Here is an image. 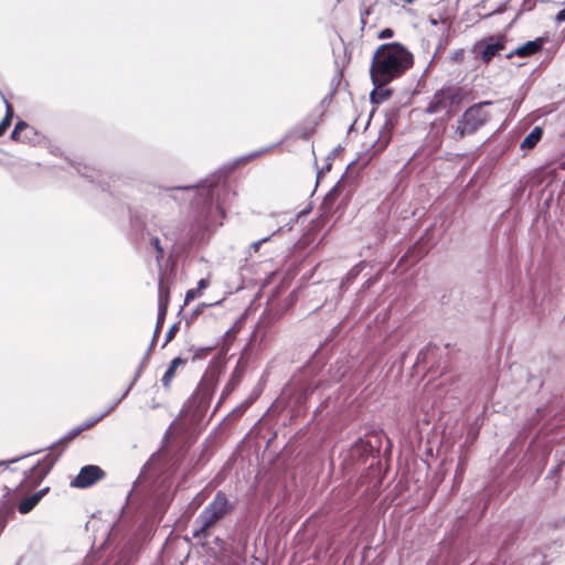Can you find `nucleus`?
<instances>
[{
	"mask_svg": "<svg viewBox=\"0 0 565 565\" xmlns=\"http://www.w3.org/2000/svg\"><path fill=\"white\" fill-rule=\"evenodd\" d=\"M488 105H491V102H480L465 110L458 119V125L455 131L456 140L473 135L489 120V114L483 110V107Z\"/></svg>",
	"mask_w": 565,
	"mask_h": 565,
	"instance_id": "obj_4",
	"label": "nucleus"
},
{
	"mask_svg": "<svg viewBox=\"0 0 565 565\" xmlns=\"http://www.w3.org/2000/svg\"><path fill=\"white\" fill-rule=\"evenodd\" d=\"M47 491H49V488H43L40 491H38L36 493H39L40 498H42Z\"/></svg>",
	"mask_w": 565,
	"mask_h": 565,
	"instance_id": "obj_39",
	"label": "nucleus"
},
{
	"mask_svg": "<svg viewBox=\"0 0 565 565\" xmlns=\"http://www.w3.org/2000/svg\"><path fill=\"white\" fill-rule=\"evenodd\" d=\"M30 455H31V454L24 455V456H22V458H25V457H28V456H30ZM20 459H21V457H20V458L12 459V460H9V461H6V462H1V465H8V463H11V462H15V461H18V460H20Z\"/></svg>",
	"mask_w": 565,
	"mask_h": 565,
	"instance_id": "obj_37",
	"label": "nucleus"
},
{
	"mask_svg": "<svg viewBox=\"0 0 565 565\" xmlns=\"http://www.w3.org/2000/svg\"><path fill=\"white\" fill-rule=\"evenodd\" d=\"M150 244L151 246L157 250L158 255H157V259L159 260L160 258L163 257V254H164V249L163 247L161 246V242H160V238L159 237H152L150 239Z\"/></svg>",
	"mask_w": 565,
	"mask_h": 565,
	"instance_id": "obj_22",
	"label": "nucleus"
},
{
	"mask_svg": "<svg viewBox=\"0 0 565 565\" xmlns=\"http://www.w3.org/2000/svg\"><path fill=\"white\" fill-rule=\"evenodd\" d=\"M206 286H207V281L205 279H200L198 282L196 289H199V291L201 292V290L206 288Z\"/></svg>",
	"mask_w": 565,
	"mask_h": 565,
	"instance_id": "obj_34",
	"label": "nucleus"
},
{
	"mask_svg": "<svg viewBox=\"0 0 565 565\" xmlns=\"http://www.w3.org/2000/svg\"><path fill=\"white\" fill-rule=\"evenodd\" d=\"M83 430L81 425L74 427L72 430H70L65 436L60 438L56 443L52 444L49 449L53 450L57 446H65L67 443L73 440L75 437H77ZM64 447L58 451L57 455L45 456L41 461H39L35 466L31 467L26 472L24 477V482L28 486H36L39 484L50 472V470L53 468L55 462L57 461L58 457L63 452Z\"/></svg>",
	"mask_w": 565,
	"mask_h": 565,
	"instance_id": "obj_3",
	"label": "nucleus"
},
{
	"mask_svg": "<svg viewBox=\"0 0 565 565\" xmlns=\"http://www.w3.org/2000/svg\"><path fill=\"white\" fill-rule=\"evenodd\" d=\"M215 543L221 545V544H223L224 542H223V540H221V539L216 537V539H215Z\"/></svg>",
	"mask_w": 565,
	"mask_h": 565,
	"instance_id": "obj_41",
	"label": "nucleus"
},
{
	"mask_svg": "<svg viewBox=\"0 0 565 565\" xmlns=\"http://www.w3.org/2000/svg\"><path fill=\"white\" fill-rule=\"evenodd\" d=\"M460 100L461 94L459 88L443 87L433 95L425 113L430 115L444 113L447 118H451Z\"/></svg>",
	"mask_w": 565,
	"mask_h": 565,
	"instance_id": "obj_5",
	"label": "nucleus"
},
{
	"mask_svg": "<svg viewBox=\"0 0 565 565\" xmlns=\"http://www.w3.org/2000/svg\"><path fill=\"white\" fill-rule=\"evenodd\" d=\"M146 359H142L137 371H136V374L134 376V379L131 380L130 384L127 386V388L124 391V393L121 394L120 397H118L116 401H114L108 408H106L103 413H100L99 415L97 416H94V417H90L88 419H86L83 424H81V427L83 428V430H86L90 427H93L94 425H96L98 422H100L104 417H106L108 414H110L120 403L124 398H126V396L129 394V392L131 391V388L134 387V385L136 384V382L138 381L139 376L141 375V372L146 365Z\"/></svg>",
	"mask_w": 565,
	"mask_h": 565,
	"instance_id": "obj_8",
	"label": "nucleus"
},
{
	"mask_svg": "<svg viewBox=\"0 0 565 565\" xmlns=\"http://www.w3.org/2000/svg\"><path fill=\"white\" fill-rule=\"evenodd\" d=\"M505 35H491L482 39L475 45L473 51L484 63H489L501 50L505 47Z\"/></svg>",
	"mask_w": 565,
	"mask_h": 565,
	"instance_id": "obj_7",
	"label": "nucleus"
},
{
	"mask_svg": "<svg viewBox=\"0 0 565 565\" xmlns=\"http://www.w3.org/2000/svg\"><path fill=\"white\" fill-rule=\"evenodd\" d=\"M147 469V465L143 466L142 470L140 471L138 478L134 481V484H132V489L129 491L128 495H127V500L130 499V497L134 494V492H137L138 491V484L140 482H142V479H143V476H145V471Z\"/></svg>",
	"mask_w": 565,
	"mask_h": 565,
	"instance_id": "obj_23",
	"label": "nucleus"
},
{
	"mask_svg": "<svg viewBox=\"0 0 565 565\" xmlns=\"http://www.w3.org/2000/svg\"><path fill=\"white\" fill-rule=\"evenodd\" d=\"M4 104H6V115L4 117L13 118V108L11 104L2 96Z\"/></svg>",
	"mask_w": 565,
	"mask_h": 565,
	"instance_id": "obj_30",
	"label": "nucleus"
},
{
	"mask_svg": "<svg viewBox=\"0 0 565 565\" xmlns=\"http://www.w3.org/2000/svg\"><path fill=\"white\" fill-rule=\"evenodd\" d=\"M281 228H282V227H278V228H277V230H276L271 235L266 236V237H263V238H260V239H258V241L254 242V243L250 245V249H252L253 252H255V253H256V252H258L259 247H260L264 243L269 242V241L271 239V237H273L276 233H278L279 231H281Z\"/></svg>",
	"mask_w": 565,
	"mask_h": 565,
	"instance_id": "obj_21",
	"label": "nucleus"
},
{
	"mask_svg": "<svg viewBox=\"0 0 565 565\" xmlns=\"http://www.w3.org/2000/svg\"><path fill=\"white\" fill-rule=\"evenodd\" d=\"M543 44H544V39L536 38L535 40L527 41V42L523 43L522 45H520L519 47H516L515 50L511 51L510 53H508L505 55V57L508 60H511L514 56H519V57L531 56V55L537 53L543 47Z\"/></svg>",
	"mask_w": 565,
	"mask_h": 565,
	"instance_id": "obj_11",
	"label": "nucleus"
},
{
	"mask_svg": "<svg viewBox=\"0 0 565 565\" xmlns=\"http://www.w3.org/2000/svg\"><path fill=\"white\" fill-rule=\"evenodd\" d=\"M168 301H169V294H168V291L163 290L162 280L160 279V281H159V307H158L157 326H156V330H154V334H153L151 344H150L148 351L146 352L143 359L146 356L149 358L150 352H151L152 347H153V343H154V340L157 338V334L159 333L160 328H161V326L164 322V319H166V316H167V310H168ZM147 361H148V359H146V362Z\"/></svg>",
	"mask_w": 565,
	"mask_h": 565,
	"instance_id": "obj_10",
	"label": "nucleus"
},
{
	"mask_svg": "<svg viewBox=\"0 0 565 565\" xmlns=\"http://www.w3.org/2000/svg\"><path fill=\"white\" fill-rule=\"evenodd\" d=\"M394 35V32L392 29L390 28H386V29H383L380 33H379V38L380 39H390Z\"/></svg>",
	"mask_w": 565,
	"mask_h": 565,
	"instance_id": "obj_29",
	"label": "nucleus"
},
{
	"mask_svg": "<svg viewBox=\"0 0 565 565\" xmlns=\"http://www.w3.org/2000/svg\"><path fill=\"white\" fill-rule=\"evenodd\" d=\"M233 510V503L223 491H217L213 500L201 511L194 521V539H206L209 531Z\"/></svg>",
	"mask_w": 565,
	"mask_h": 565,
	"instance_id": "obj_2",
	"label": "nucleus"
},
{
	"mask_svg": "<svg viewBox=\"0 0 565 565\" xmlns=\"http://www.w3.org/2000/svg\"><path fill=\"white\" fill-rule=\"evenodd\" d=\"M413 54L401 43L391 42L377 47L373 55L370 75L380 83H390L413 65Z\"/></svg>",
	"mask_w": 565,
	"mask_h": 565,
	"instance_id": "obj_1",
	"label": "nucleus"
},
{
	"mask_svg": "<svg viewBox=\"0 0 565 565\" xmlns=\"http://www.w3.org/2000/svg\"><path fill=\"white\" fill-rule=\"evenodd\" d=\"M200 296L199 289H190L185 294L184 305Z\"/></svg>",
	"mask_w": 565,
	"mask_h": 565,
	"instance_id": "obj_26",
	"label": "nucleus"
},
{
	"mask_svg": "<svg viewBox=\"0 0 565 565\" xmlns=\"http://www.w3.org/2000/svg\"><path fill=\"white\" fill-rule=\"evenodd\" d=\"M11 121L12 119L9 118V117H3L2 120L0 121L1 125H3L4 127L9 128L10 125H11Z\"/></svg>",
	"mask_w": 565,
	"mask_h": 565,
	"instance_id": "obj_35",
	"label": "nucleus"
},
{
	"mask_svg": "<svg viewBox=\"0 0 565 565\" xmlns=\"http://www.w3.org/2000/svg\"><path fill=\"white\" fill-rule=\"evenodd\" d=\"M331 169V162H327L317 173V182L319 181V179L326 174L327 172H329Z\"/></svg>",
	"mask_w": 565,
	"mask_h": 565,
	"instance_id": "obj_28",
	"label": "nucleus"
},
{
	"mask_svg": "<svg viewBox=\"0 0 565 565\" xmlns=\"http://www.w3.org/2000/svg\"><path fill=\"white\" fill-rule=\"evenodd\" d=\"M461 55H462V52H457V53L455 54V58H459Z\"/></svg>",
	"mask_w": 565,
	"mask_h": 565,
	"instance_id": "obj_43",
	"label": "nucleus"
},
{
	"mask_svg": "<svg viewBox=\"0 0 565 565\" xmlns=\"http://www.w3.org/2000/svg\"><path fill=\"white\" fill-rule=\"evenodd\" d=\"M38 132L35 129L26 122V128L22 130V142L32 143L35 142Z\"/></svg>",
	"mask_w": 565,
	"mask_h": 565,
	"instance_id": "obj_17",
	"label": "nucleus"
},
{
	"mask_svg": "<svg viewBox=\"0 0 565 565\" xmlns=\"http://www.w3.org/2000/svg\"><path fill=\"white\" fill-rule=\"evenodd\" d=\"M429 350H430V347H429V345H428V347H426V348H424V349H422V350L418 352V354H417L416 363H420L422 361H425V360H426V356H427V354H428V352H429Z\"/></svg>",
	"mask_w": 565,
	"mask_h": 565,
	"instance_id": "obj_27",
	"label": "nucleus"
},
{
	"mask_svg": "<svg viewBox=\"0 0 565 565\" xmlns=\"http://www.w3.org/2000/svg\"><path fill=\"white\" fill-rule=\"evenodd\" d=\"M7 127H4L3 125L0 124V131H2V134H4L7 131Z\"/></svg>",
	"mask_w": 565,
	"mask_h": 565,
	"instance_id": "obj_40",
	"label": "nucleus"
},
{
	"mask_svg": "<svg viewBox=\"0 0 565 565\" xmlns=\"http://www.w3.org/2000/svg\"><path fill=\"white\" fill-rule=\"evenodd\" d=\"M340 150H341V147L339 146L338 148H335V149L332 151V153L329 156V158H328V159L330 160V159H331V157L337 156V154L339 153V151H340Z\"/></svg>",
	"mask_w": 565,
	"mask_h": 565,
	"instance_id": "obj_38",
	"label": "nucleus"
},
{
	"mask_svg": "<svg viewBox=\"0 0 565 565\" xmlns=\"http://www.w3.org/2000/svg\"><path fill=\"white\" fill-rule=\"evenodd\" d=\"M370 13H371L370 9H364L363 11H361V24H362V28L365 25V17L369 15Z\"/></svg>",
	"mask_w": 565,
	"mask_h": 565,
	"instance_id": "obj_31",
	"label": "nucleus"
},
{
	"mask_svg": "<svg viewBox=\"0 0 565 565\" xmlns=\"http://www.w3.org/2000/svg\"><path fill=\"white\" fill-rule=\"evenodd\" d=\"M105 477V471L95 465L84 466L78 475L71 481L72 488L86 489Z\"/></svg>",
	"mask_w": 565,
	"mask_h": 565,
	"instance_id": "obj_9",
	"label": "nucleus"
},
{
	"mask_svg": "<svg viewBox=\"0 0 565 565\" xmlns=\"http://www.w3.org/2000/svg\"><path fill=\"white\" fill-rule=\"evenodd\" d=\"M542 136H543V129L540 126H535L521 142V149H524V150L533 149L537 145V142L541 140Z\"/></svg>",
	"mask_w": 565,
	"mask_h": 565,
	"instance_id": "obj_14",
	"label": "nucleus"
},
{
	"mask_svg": "<svg viewBox=\"0 0 565 565\" xmlns=\"http://www.w3.org/2000/svg\"><path fill=\"white\" fill-rule=\"evenodd\" d=\"M178 329H179V328H178V324H177V323H174V324H172V326L170 327V329H169V330H168V332L166 333V339H164V342H163V347L174 338L175 332L178 331Z\"/></svg>",
	"mask_w": 565,
	"mask_h": 565,
	"instance_id": "obj_25",
	"label": "nucleus"
},
{
	"mask_svg": "<svg viewBox=\"0 0 565 565\" xmlns=\"http://www.w3.org/2000/svg\"><path fill=\"white\" fill-rule=\"evenodd\" d=\"M34 508L33 503L31 502V500L29 498H25L24 500L21 501V503L19 504V512L21 514H26L29 513L32 509Z\"/></svg>",
	"mask_w": 565,
	"mask_h": 565,
	"instance_id": "obj_24",
	"label": "nucleus"
},
{
	"mask_svg": "<svg viewBox=\"0 0 565 565\" xmlns=\"http://www.w3.org/2000/svg\"><path fill=\"white\" fill-rule=\"evenodd\" d=\"M184 363V360L180 356H177L174 359L171 360L167 371L164 372L162 379H161V383L163 385L164 388H169L170 385H171V382L175 375V370L178 366L182 365Z\"/></svg>",
	"mask_w": 565,
	"mask_h": 565,
	"instance_id": "obj_15",
	"label": "nucleus"
},
{
	"mask_svg": "<svg viewBox=\"0 0 565 565\" xmlns=\"http://www.w3.org/2000/svg\"><path fill=\"white\" fill-rule=\"evenodd\" d=\"M340 193V181L333 185V188L327 193L323 200V204H333Z\"/></svg>",
	"mask_w": 565,
	"mask_h": 565,
	"instance_id": "obj_20",
	"label": "nucleus"
},
{
	"mask_svg": "<svg viewBox=\"0 0 565 565\" xmlns=\"http://www.w3.org/2000/svg\"><path fill=\"white\" fill-rule=\"evenodd\" d=\"M223 204H224V200H221L220 196L217 195V209L220 210V213L222 215H224Z\"/></svg>",
	"mask_w": 565,
	"mask_h": 565,
	"instance_id": "obj_36",
	"label": "nucleus"
},
{
	"mask_svg": "<svg viewBox=\"0 0 565 565\" xmlns=\"http://www.w3.org/2000/svg\"><path fill=\"white\" fill-rule=\"evenodd\" d=\"M355 275H358V273H354L353 270L351 273L348 274V277H354Z\"/></svg>",
	"mask_w": 565,
	"mask_h": 565,
	"instance_id": "obj_42",
	"label": "nucleus"
},
{
	"mask_svg": "<svg viewBox=\"0 0 565 565\" xmlns=\"http://www.w3.org/2000/svg\"><path fill=\"white\" fill-rule=\"evenodd\" d=\"M151 407H152V408H156V407H158V404L152 403Z\"/></svg>",
	"mask_w": 565,
	"mask_h": 565,
	"instance_id": "obj_44",
	"label": "nucleus"
},
{
	"mask_svg": "<svg viewBox=\"0 0 565 565\" xmlns=\"http://www.w3.org/2000/svg\"><path fill=\"white\" fill-rule=\"evenodd\" d=\"M70 164L73 166L81 175L87 178L90 182H97L99 184L102 183L103 173L100 170H96L95 168L74 161H70Z\"/></svg>",
	"mask_w": 565,
	"mask_h": 565,
	"instance_id": "obj_13",
	"label": "nucleus"
},
{
	"mask_svg": "<svg viewBox=\"0 0 565 565\" xmlns=\"http://www.w3.org/2000/svg\"><path fill=\"white\" fill-rule=\"evenodd\" d=\"M371 79L374 88L370 94V100L372 104L380 105L391 96L392 90L386 88L388 83H380L379 78L375 76H371Z\"/></svg>",
	"mask_w": 565,
	"mask_h": 565,
	"instance_id": "obj_12",
	"label": "nucleus"
},
{
	"mask_svg": "<svg viewBox=\"0 0 565 565\" xmlns=\"http://www.w3.org/2000/svg\"><path fill=\"white\" fill-rule=\"evenodd\" d=\"M223 183V174H214L209 179L202 180L196 185H185V186H175L171 188L173 191H188L200 194L203 196L204 202L211 203L214 199L215 191L222 186V190L225 192L226 188Z\"/></svg>",
	"mask_w": 565,
	"mask_h": 565,
	"instance_id": "obj_6",
	"label": "nucleus"
},
{
	"mask_svg": "<svg viewBox=\"0 0 565 565\" xmlns=\"http://www.w3.org/2000/svg\"><path fill=\"white\" fill-rule=\"evenodd\" d=\"M275 148V146H270V147H267V148H264V149H260V150H257V151H254V152H250L249 154L247 156H243L241 158H238L236 160V164H243V163H246L247 161H249L250 159H254L256 157H259L266 152H268L270 149Z\"/></svg>",
	"mask_w": 565,
	"mask_h": 565,
	"instance_id": "obj_18",
	"label": "nucleus"
},
{
	"mask_svg": "<svg viewBox=\"0 0 565 565\" xmlns=\"http://www.w3.org/2000/svg\"><path fill=\"white\" fill-rule=\"evenodd\" d=\"M555 20L557 22H564L565 21V8L562 9L561 11H558V13L556 14Z\"/></svg>",
	"mask_w": 565,
	"mask_h": 565,
	"instance_id": "obj_32",
	"label": "nucleus"
},
{
	"mask_svg": "<svg viewBox=\"0 0 565 565\" xmlns=\"http://www.w3.org/2000/svg\"><path fill=\"white\" fill-rule=\"evenodd\" d=\"M33 505L35 507L42 498H40L39 493H33L32 495L28 497Z\"/></svg>",
	"mask_w": 565,
	"mask_h": 565,
	"instance_id": "obj_33",
	"label": "nucleus"
},
{
	"mask_svg": "<svg viewBox=\"0 0 565 565\" xmlns=\"http://www.w3.org/2000/svg\"><path fill=\"white\" fill-rule=\"evenodd\" d=\"M23 128H26V122L24 120H19L15 126H14V129L13 131L11 132V140L13 141H21L22 142V130Z\"/></svg>",
	"mask_w": 565,
	"mask_h": 565,
	"instance_id": "obj_19",
	"label": "nucleus"
},
{
	"mask_svg": "<svg viewBox=\"0 0 565 565\" xmlns=\"http://www.w3.org/2000/svg\"><path fill=\"white\" fill-rule=\"evenodd\" d=\"M241 380H242V370L236 367L233 371L230 381L226 383V385L223 388V392L221 395V401L225 399L233 392V390L238 385Z\"/></svg>",
	"mask_w": 565,
	"mask_h": 565,
	"instance_id": "obj_16",
	"label": "nucleus"
},
{
	"mask_svg": "<svg viewBox=\"0 0 565 565\" xmlns=\"http://www.w3.org/2000/svg\"><path fill=\"white\" fill-rule=\"evenodd\" d=\"M2 135H3V134H2V131H0V137H1Z\"/></svg>",
	"mask_w": 565,
	"mask_h": 565,
	"instance_id": "obj_45",
	"label": "nucleus"
}]
</instances>
